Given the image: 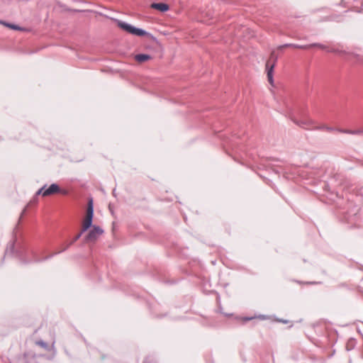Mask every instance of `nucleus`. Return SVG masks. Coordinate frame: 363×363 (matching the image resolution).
<instances>
[{
	"label": "nucleus",
	"mask_w": 363,
	"mask_h": 363,
	"mask_svg": "<svg viewBox=\"0 0 363 363\" xmlns=\"http://www.w3.org/2000/svg\"><path fill=\"white\" fill-rule=\"evenodd\" d=\"M116 23L120 28L130 34L137 36H145L148 35V33L145 30L141 28H135L126 22L117 20Z\"/></svg>",
	"instance_id": "1"
},
{
	"label": "nucleus",
	"mask_w": 363,
	"mask_h": 363,
	"mask_svg": "<svg viewBox=\"0 0 363 363\" xmlns=\"http://www.w3.org/2000/svg\"><path fill=\"white\" fill-rule=\"evenodd\" d=\"M93 217H94V201H93L92 199H89V201H88L86 215V217L82 223V233H84L89 228H91L93 226L92 225Z\"/></svg>",
	"instance_id": "2"
},
{
	"label": "nucleus",
	"mask_w": 363,
	"mask_h": 363,
	"mask_svg": "<svg viewBox=\"0 0 363 363\" xmlns=\"http://www.w3.org/2000/svg\"><path fill=\"white\" fill-rule=\"evenodd\" d=\"M104 230L98 225H93L89 231L86 240L88 242H95L102 234Z\"/></svg>",
	"instance_id": "3"
},
{
	"label": "nucleus",
	"mask_w": 363,
	"mask_h": 363,
	"mask_svg": "<svg viewBox=\"0 0 363 363\" xmlns=\"http://www.w3.org/2000/svg\"><path fill=\"white\" fill-rule=\"evenodd\" d=\"M59 191L60 188L58 185L52 184L48 189H45V186L40 189L37 191V194H42L43 196H47L56 192H58Z\"/></svg>",
	"instance_id": "4"
},
{
	"label": "nucleus",
	"mask_w": 363,
	"mask_h": 363,
	"mask_svg": "<svg viewBox=\"0 0 363 363\" xmlns=\"http://www.w3.org/2000/svg\"><path fill=\"white\" fill-rule=\"evenodd\" d=\"M151 8L157 9L161 12L167 11L169 9V6L164 3H153L151 4Z\"/></svg>",
	"instance_id": "5"
},
{
	"label": "nucleus",
	"mask_w": 363,
	"mask_h": 363,
	"mask_svg": "<svg viewBox=\"0 0 363 363\" xmlns=\"http://www.w3.org/2000/svg\"><path fill=\"white\" fill-rule=\"evenodd\" d=\"M135 58L139 62H144L145 61L149 60L151 58V57L147 54H139L135 55Z\"/></svg>",
	"instance_id": "6"
},
{
	"label": "nucleus",
	"mask_w": 363,
	"mask_h": 363,
	"mask_svg": "<svg viewBox=\"0 0 363 363\" xmlns=\"http://www.w3.org/2000/svg\"><path fill=\"white\" fill-rule=\"evenodd\" d=\"M267 68L268 69V71H267L268 80H269V83L271 84H273V74L272 73H273L274 65H272L269 67V63H267Z\"/></svg>",
	"instance_id": "7"
},
{
	"label": "nucleus",
	"mask_w": 363,
	"mask_h": 363,
	"mask_svg": "<svg viewBox=\"0 0 363 363\" xmlns=\"http://www.w3.org/2000/svg\"><path fill=\"white\" fill-rule=\"evenodd\" d=\"M337 132L347 133V134H351V135H359L363 133V130H343V129H338Z\"/></svg>",
	"instance_id": "8"
},
{
	"label": "nucleus",
	"mask_w": 363,
	"mask_h": 363,
	"mask_svg": "<svg viewBox=\"0 0 363 363\" xmlns=\"http://www.w3.org/2000/svg\"><path fill=\"white\" fill-rule=\"evenodd\" d=\"M314 123H314V121L313 120L308 119V120L301 121L299 125H302L303 127L309 128H312L313 125H314Z\"/></svg>",
	"instance_id": "9"
},
{
	"label": "nucleus",
	"mask_w": 363,
	"mask_h": 363,
	"mask_svg": "<svg viewBox=\"0 0 363 363\" xmlns=\"http://www.w3.org/2000/svg\"><path fill=\"white\" fill-rule=\"evenodd\" d=\"M312 45H296V44H286V45H284L281 46V48H285V47H291V48H300V49H306L309 47H311Z\"/></svg>",
	"instance_id": "10"
},
{
	"label": "nucleus",
	"mask_w": 363,
	"mask_h": 363,
	"mask_svg": "<svg viewBox=\"0 0 363 363\" xmlns=\"http://www.w3.org/2000/svg\"><path fill=\"white\" fill-rule=\"evenodd\" d=\"M0 23L2 25H4L6 27H9L11 29H13V30H21V28L20 27H18V26L13 25V24H10V23L1 21H0Z\"/></svg>",
	"instance_id": "11"
},
{
	"label": "nucleus",
	"mask_w": 363,
	"mask_h": 363,
	"mask_svg": "<svg viewBox=\"0 0 363 363\" xmlns=\"http://www.w3.org/2000/svg\"><path fill=\"white\" fill-rule=\"evenodd\" d=\"M322 128H323V129H324V130H326L327 131H333V130H336V131H337V129H334V128H333L328 127V126L323 127Z\"/></svg>",
	"instance_id": "12"
},
{
	"label": "nucleus",
	"mask_w": 363,
	"mask_h": 363,
	"mask_svg": "<svg viewBox=\"0 0 363 363\" xmlns=\"http://www.w3.org/2000/svg\"><path fill=\"white\" fill-rule=\"evenodd\" d=\"M82 233H82V231L79 234H78L77 235H76V236H75V238H74V240L72 241V242H75L76 240H77L81 237V235H82Z\"/></svg>",
	"instance_id": "13"
},
{
	"label": "nucleus",
	"mask_w": 363,
	"mask_h": 363,
	"mask_svg": "<svg viewBox=\"0 0 363 363\" xmlns=\"http://www.w3.org/2000/svg\"><path fill=\"white\" fill-rule=\"evenodd\" d=\"M39 344L43 347H45V344L44 342H39Z\"/></svg>",
	"instance_id": "14"
},
{
	"label": "nucleus",
	"mask_w": 363,
	"mask_h": 363,
	"mask_svg": "<svg viewBox=\"0 0 363 363\" xmlns=\"http://www.w3.org/2000/svg\"><path fill=\"white\" fill-rule=\"evenodd\" d=\"M259 318H261V319H264V318H265V316H264V315H260V316H259Z\"/></svg>",
	"instance_id": "15"
}]
</instances>
